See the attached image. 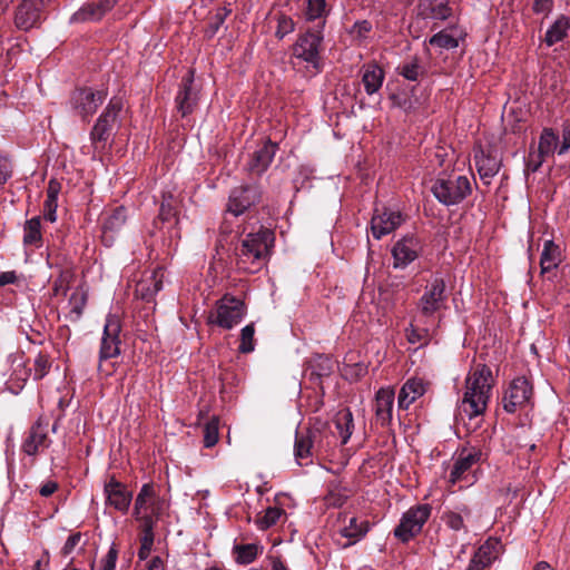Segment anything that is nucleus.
<instances>
[{
    "mask_svg": "<svg viewBox=\"0 0 570 570\" xmlns=\"http://www.w3.org/2000/svg\"><path fill=\"white\" fill-rule=\"evenodd\" d=\"M491 381L492 372L484 364H479L468 375L465 392L459 405V416L461 420H464V417L472 420L484 413L490 399Z\"/></svg>",
    "mask_w": 570,
    "mask_h": 570,
    "instance_id": "f257e3e1",
    "label": "nucleus"
},
{
    "mask_svg": "<svg viewBox=\"0 0 570 570\" xmlns=\"http://www.w3.org/2000/svg\"><path fill=\"white\" fill-rule=\"evenodd\" d=\"M396 70L399 75L410 81H417L426 72L420 58L416 56L400 65Z\"/></svg>",
    "mask_w": 570,
    "mask_h": 570,
    "instance_id": "e433bc0d",
    "label": "nucleus"
},
{
    "mask_svg": "<svg viewBox=\"0 0 570 570\" xmlns=\"http://www.w3.org/2000/svg\"><path fill=\"white\" fill-rule=\"evenodd\" d=\"M416 16L423 20L444 21L452 17L453 10L445 0H419Z\"/></svg>",
    "mask_w": 570,
    "mask_h": 570,
    "instance_id": "aec40b11",
    "label": "nucleus"
},
{
    "mask_svg": "<svg viewBox=\"0 0 570 570\" xmlns=\"http://www.w3.org/2000/svg\"><path fill=\"white\" fill-rule=\"evenodd\" d=\"M421 243L413 235H406L395 243L392 249L395 268H404L415 261L421 252Z\"/></svg>",
    "mask_w": 570,
    "mask_h": 570,
    "instance_id": "dca6fc26",
    "label": "nucleus"
},
{
    "mask_svg": "<svg viewBox=\"0 0 570 570\" xmlns=\"http://www.w3.org/2000/svg\"><path fill=\"white\" fill-rule=\"evenodd\" d=\"M294 29L295 22L291 17L283 13L277 17V28L275 31V37L277 39H283L285 36L292 33Z\"/></svg>",
    "mask_w": 570,
    "mask_h": 570,
    "instance_id": "8fccbe9b",
    "label": "nucleus"
},
{
    "mask_svg": "<svg viewBox=\"0 0 570 570\" xmlns=\"http://www.w3.org/2000/svg\"><path fill=\"white\" fill-rule=\"evenodd\" d=\"M334 424L342 439V443H347L354 428L352 412L348 409L340 410L335 414Z\"/></svg>",
    "mask_w": 570,
    "mask_h": 570,
    "instance_id": "f704fd0d",
    "label": "nucleus"
},
{
    "mask_svg": "<svg viewBox=\"0 0 570 570\" xmlns=\"http://www.w3.org/2000/svg\"><path fill=\"white\" fill-rule=\"evenodd\" d=\"M570 30V18L560 14L557 20L548 28L543 41L548 47H552L557 42L564 40Z\"/></svg>",
    "mask_w": 570,
    "mask_h": 570,
    "instance_id": "c85d7f7f",
    "label": "nucleus"
},
{
    "mask_svg": "<svg viewBox=\"0 0 570 570\" xmlns=\"http://www.w3.org/2000/svg\"><path fill=\"white\" fill-rule=\"evenodd\" d=\"M262 199V189L257 184L242 185L232 189L227 213L239 216Z\"/></svg>",
    "mask_w": 570,
    "mask_h": 570,
    "instance_id": "1a4fd4ad",
    "label": "nucleus"
},
{
    "mask_svg": "<svg viewBox=\"0 0 570 570\" xmlns=\"http://www.w3.org/2000/svg\"><path fill=\"white\" fill-rule=\"evenodd\" d=\"M69 304L71 305L68 318L71 322H77L83 312V307L86 305V297L82 294L73 293L69 299Z\"/></svg>",
    "mask_w": 570,
    "mask_h": 570,
    "instance_id": "a18cd8bd",
    "label": "nucleus"
},
{
    "mask_svg": "<svg viewBox=\"0 0 570 570\" xmlns=\"http://www.w3.org/2000/svg\"><path fill=\"white\" fill-rule=\"evenodd\" d=\"M245 316L244 303L233 296L225 295L216 303V308L208 315V322L230 330Z\"/></svg>",
    "mask_w": 570,
    "mask_h": 570,
    "instance_id": "20e7f679",
    "label": "nucleus"
},
{
    "mask_svg": "<svg viewBox=\"0 0 570 570\" xmlns=\"http://www.w3.org/2000/svg\"><path fill=\"white\" fill-rule=\"evenodd\" d=\"M254 334L255 327L254 324H247L240 331V345L239 351L242 353H249L254 351Z\"/></svg>",
    "mask_w": 570,
    "mask_h": 570,
    "instance_id": "49530a36",
    "label": "nucleus"
},
{
    "mask_svg": "<svg viewBox=\"0 0 570 570\" xmlns=\"http://www.w3.org/2000/svg\"><path fill=\"white\" fill-rule=\"evenodd\" d=\"M51 367V363L49 356L42 353H39L33 362V379L41 380L43 379Z\"/></svg>",
    "mask_w": 570,
    "mask_h": 570,
    "instance_id": "de8ad7c7",
    "label": "nucleus"
},
{
    "mask_svg": "<svg viewBox=\"0 0 570 570\" xmlns=\"http://www.w3.org/2000/svg\"><path fill=\"white\" fill-rule=\"evenodd\" d=\"M122 109V101L112 98L102 114L98 117L90 132V139L94 145L106 144L117 125V118Z\"/></svg>",
    "mask_w": 570,
    "mask_h": 570,
    "instance_id": "0eeeda50",
    "label": "nucleus"
},
{
    "mask_svg": "<svg viewBox=\"0 0 570 570\" xmlns=\"http://www.w3.org/2000/svg\"><path fill=\"white\" fill-rule=\"evenodd\" d=\"M116 4V0H98L85 3L71 18V23L99 21Z\"/></svg>",
    "mask_w": 570,
    "mask_h": 570,
    "instance_id": "6ab92c4d",
    "label": "nucleus"
},
{
    "mask_svg": "<svg viewBox=\"0 0 570 570\" xmlns=\"http://www.w3.org/2000/svg\"><path fill=\"white\" fill-rule=\"evenodd\" d=\"M346 499L347 497L344 494L331 492L327 495L326 501L328 505L342 507L345 503Z\"/></svg>",
    "mask_w": 570,
    "mask_h": 570,
    "instance_id": "0e129e2a",
    "label": "nucleus"
},
{
    "mask_svg": "<svg viewBox=\"0 0 570 570\" xmlns=\"http://www.w3.org/2000/svg\"><path fill=\"white\" fill-rule=\"evenodd\" d=\"M558 142V135L551 128H544L539 139L538 158H546L552 155L559 149Z\"/></svg>",
    "mask_w": 570,
    "mask_h": 570,
    "instance_id": "c9c22d12",
    "label": "nucleus"
},
{
    "mask_svg": "<svg viewBox=\"0 0 570 570\" xmlns=\"http://www.w3.org/2000/svg\"><path fill=\"white\" fill-rule=\"evenodd\" d=\"M285 514V511L278 507H268L263 515H258L256 523L259 529L266 530L275 525L278 520Z\"/></svg>",
    "mask_w": 570,
    "mask_h": 570,
    "instance_id": "58836bf2",
    "label": "nucleus"
},
{
    "mask_svg": "<svg viewBox=\"0 0 570 570\" xmlns=\"http://www.w3.org/2000/svg\"><path fill=\"white\" fill-rule=\"evenodd\" d=\"M17 281V275L14 272H3L0 274V286H6L8 284H13Z\"/></svg>",
    "mask_w": 570,
    "mask_h": 570,
    "instance_id": "774afa93",
    "label": "nucleus"
},
{
    "mask_svg": "<svg viewBox=\"0 0 570 570\" xmlns=\"http://www.w3.org/2000/svg\"><path fill=\"white\" fill-rule=\"evenodd\" d=\"M428 43L448 50L455 49L459 46L458 39L446 33L444 30L439 31L429 38Z\"/></svg>",
    "mask_w": 570,
    "mask_h": 570,
    "instance_id": "37998d69",
    "label": "nucleus"
},
{
    "mask_svg": "<svg viewBox=\"0 0 570 570\" xmlns=\"http://www.w3.org/2000/svg\"><path fill=\"white\" fill-rule=\"evenodd\" d=\"M199 90L194 83V70L189 69L181 78L178 92L175 98L176 109L186 117L194 112L198 105Z\"/></svg>",
    "mask_w": 570,
    "mask_h": 570,
    "instance_id": "9b49d317",
    "label": "nucleus"
},
{
    "mask_svg": "<svg viewBox=\"0 0 570 570\" xmlns=\"http://www.w3.org/2000/svg\"><path fill=\"white\" fill-rule=\"evenodd\" d=\"M153 544H154V541H151L149 539H146V540L140 539V548L138 551V557L140 560H145L148 558V556L151 551Z\"/></svg>",
    "mask_w": 570,
    "mask_h": 570,
    "instance_id": "680f3d73",
    "label": "nucleus"
},
{
    "mask_svg": "<svg viewBox=\"0 0 570 570\" xmlns=\"http://www.w3.org/2000/svg\"><path fill=\"white\" fill-rule=\"evenodd\" d=\"M562 262V252L553 240H546L540 257L541 274L557 268Z\"/></svg>",
    "mask_w": 570,
    "mask_h": 570,
    "instance_id": "cd10ccee",
    "label": "nucleus"
},
{
    "mask_svg": "<svg viewBox=\"0 0 570 570\" xmlns=\"http://www.w3.org/2000/svg\"><path fill=\"white\" fill-rule=\"evenodd\" d=\"M323 39V29H308L305 33L298 36L293 46V55L314 68H318Z\"/></svg>",
    "mask_w": 570,
    "mask_h": 570,
    "instance_id": "423d86ee",
    "label": "nucleus"
},
{
    "mask_svg": "<svg viewBox=\"0 0 570 570\" xmlns=\"http://www.w3.org/2000/svg\"><path fill=\"white\" fill-rule=\"evenodd\" d=\"M273 244L274 233L268 228L259 226L256 232L246 233L235 249L238 267L250 272L259 269L266 262Z\"/></svg>",
    "mask_w": 570,
    "mask_h": 570,
    "instance_id": "f03ea898",
    "label": "nucleus"
},
{
    "mask_svg": "<svg viewBox=\"0 0 570 570\" xmlns=\"http://www.w3.org/2000/svg\"><path fill=\"white\" fill-rule=\"evenodd\" d=\"M58 489V483L55 482V481H48L46 483H43L40 488H39V494L41 497H45V498H48L50 497L51 494H53Z\"/></svg>",
    "mask_w": 570,
    "mask_h": 570,
    "instance_id": "e2e57ef3",
    "label": "nucleus"
},
{
    "mask_svg": "<svg viewBox=\"0 0 570 570\" xmlns=\"http://www.w3.org/2000/svg\"><path fill=\"white\" fill-rule=\"evenodd\" d=\"M544 158H538V154L535 156L530 155L529 160L525 165V170L535 173L542 165Z\"/></svg>",
    "mask_w": 570,
    "mask_h": 570,
    "instance_id": "69168bd1",
    "label": "nucleus"
},
{
    "mask_svg": "<svg viewBox=\"0 0 570 570\" xmlns=\"http://www.w3.org/2000/svg\"><path fill=\"white\" fill-rule=\"evenodd\" d=\"M12 161L7 156H0V185L6 184L12 177Z\"/></svg>",
    "mask_w": 570,
    "mask_h": 570,
    "instance_id": "603ef678",
    "label": "nucleus"
},
{
    "mask_svg": "<svg viewBox=\"0 0 570 570\" xmlns=\"http://www.w3.org/2000/svg\"><path fill=\"white\" fill-rule=\"evenodd\" d=\"M61 185L58 180L51 179L48 184L47 188V200H56L58 202V195L60 193Z\"/></svg>",
    "mask_w": 570,
    "mask_h": 570,
    "instance_id": "052dcab7",
    "label": "nucleus"
},
{
    "mask_svg": "<svg viewBox=\"0 0 570 570\" xmlns=\"http://www.w3.org/2000/svg\"><path fill=\"white\" fill-rule=\"evenodd\" d=\"M570 149V121H566L562 126V144L558 149L559 155H564Z\"/></svg>",
    "mask_w": 570,
    "mask_h": 570,
    "instance_id": "4d7b16f0",
    "label": "nucleus"
},
{
    "mask_svg": "<svg viewBox=\"0 0 570 570\" xmlns=\"http://www.w3.org/2000/svg\"><path fill=\"white\" fill-rule=\"evenodd\" d=\"M104 492L106 494V503L114 507L116 510L126 513L129 510L132 493L127 487L111 476L108 482L105 483Z\"/></svg>",
    "mask_w": 570,
    "mask_h": 570,
    "instance_id": "f3484780",
    "label": "nucleus"
},
{
    "mask_svg": "<svg viewBox=\"0 0 570 570\" xmlns=\"http://www.w3.org/2000/svg\"><path fill=\"white\" fill-rule=\"evenodd\" d=\"M118 550L115 546V543L110 547L104 563L102 570H115L116 568V561H117Z\"/></svg>",
    "mask_w": 570,
    "mask_h": 570,
    "instance_id": "bf43d9fd",
    "label": "nucleus"
},
{
    "mask_svg": "<svg viewBox=\"0 0 570 570\" xmlns=\"http://www.w3.org/2000/svg\"><path fill=\"white\" fill-rule=\"evenodd\" d=\"M429 504H419L407 510L401 518L399 525L394 529V535L402 542H407L419 534L431 515Z\"/></svg>",
    "mask_w": 570,
    "mask_h": 570,
    "instance_id": "39448f33",
    "label": "nucleus"
},
{
    "mask_svg": "<svg viewBox=\"0 0 570 570\" xmlns=\"http://www.w3.org/2000/svg\"><path fill=\"white\" fill-rule=\"evenodd\" d=\"M481 456L482 452L479 449L462 450L451 469L449 481L452 484L461 481L464 474L481 460Z\"/></svg>",
    "mask_w": 570,
    "mask_h": 570,
    "instance_id": "412c9836",
    "label": "nucleus"
},
{
    "mask_svg": "<svg viewBox=\"0 0 570 570\" xmlns=\"http://www.w3.org/2000/svg\"><path fill=\"white\" fill-rule=\"evenodd\" d=\"M154 514L148 513H141L139 514V518H135L137 521L140 522V530H141V537L140 539L146 540L149 539L154 541Z\"/></svg>",
    "mask_w": 570,
    "mask_h": 570,
    "instance_id": "3c124183",
    "label": "nucleus"
},
{
    "mask_svg": "<svg viewBox=\"0 0 570 570\" xmlns=\"http://www.w3.org/2000/svg\"><path fill=\"white\" fill-rule=\"evenodd\" d=\"M177 199L171 193H164L159 209V218L163 222H169L177 213Z\"/></svg>",
    "mask_w": 570,
    "mask_h": 570,
    "instance_id": "a19ab883",
    "label": "nucleus"
},
{
    "mask_svg": "<svg viewBox=\"0 0 570 570\" xmlns=\"http://www.w3.org/2000/svg\"><path fill=\"white\" fill-rule=\"evenodd\" d=\"M471 509L461 504L458 505L454 510L444 511L442 514L443 522L453 531H464L468 532V529L464 524V520L470 518Z\"/></svg>",
    "mask_w": 570,
    "mask_h": 570,
    "instance_id": "c756f323",
    "label": "nucleus"
},
{
    "mask_svg": "<svg viewBox=\"0 0 570 570\" xmlns=\"http://www.w3.org/2000/svg\"><path fill=\"white\" fill-rule=\"evenodd\" d=\"M532 395V387L525 377H517L512 381L503 397V409L508 413H514L519 406L525 404Z\"/></svg>",
    "mask_w": 570,
    "mask_h": 570,
    "instance_id": "2eb2a0df",
    "label": "nucleus"
},
{
    "mask_svg": "<svg viewBox=\"0 0 570 570\" xmlns=\"http://www.w3.org/2000/svg\"><path fill=\"white\" fill-rule=\"evenodd\" d=\"M372 30V24L367 20L356 21L353 24L352 32L358 38H364Z\"/></svg>",
    "mask_w": 570,
    "mask_h": 570,
    "instance_id": "13d9d810",
    "label": "nucleus"
},
{
    "mask_svg": "<svg viewBox=\"0 0 570 570\" xmlns=\"http://www.w3.org/2000/svg\"><path fill=\"white\" fill-rule=\"evenodd\" d=\"M41 224L40 217H33L24 224L23 243L26 245H33L41 240Z\"/></svg>",
    "mask_w": 570,
    "mask_h": 570,
    "instance_id": "ea45409f",
    "label": "nucleus"
},
{
    "mask_svg": "<svg viewBox=\"0 0 570 570\" xmlns=\"http://www.w3.org/2000/svg\"><path fill=\"white\" fill-rule=\"evenodd\" d=\"M425 392V386L420 379L407 380L402 389L400 390L397 404L402 410L409 409V406Z\"/></svg>",
    "mask_w": 570,
    "mask_h": 570,
    "instance_id": "393cba45",
    "label": "nucleus"
},
{
    "mask_svg": "<svg viewBox=\"0 0 570 570\" xmlns=\"http://www.w3.org/2000/svg\"><path fill=\"white\" fill-rule=\"evenodd\" d=\"M315 432L307 430L306 433L298 434L296 433L295 445H294V455L299 465L307 464L312 462L313 456V443H314Z\"/></svg>",
    "mask_w": 570,
    "mask_h": 570,
    "instance_id": "a878e982",
    "label": "nucleus"
},
{
    "mask_svg": "<svg viewBox=\"0 0 570 570\" xmlns=\"http://www.w3.org/2000/svg\"><path fill=\"white\" fill-rule=\"evenodd\" d=\"M431 191L442 205L450 207L462 203L472 193V186L463 175L440 177L433 183Z\"/></svg>",
    "mask_w": 570,
    "mask_h": 570,
    "instance_id": "7ed1b4c3",
    "label": "nucleus"
},
{
    "mask_svg": "<svg viewBox=\"0 0 570 570\" xmlns=\"http://www.w3.org/2000/svg\"><path fill=\"white\" fill-rule=\"evenodd\" d=\"M370 530V522L367 520H358L355 517L350 518L348 524L344 525L340 533L348 541L343 544L344 548L355 544L363 539Z\"/></svg>",
    "mask_w": 570,
    "mask_h": 570,
    "instance_id": "bb28decb",
    "label": "nucleus"
},
{
    "mask_svg": "<svg viewBox=\"0 0 570 570\" xmlns=\"http://www.w3.org/2000/svg\"><path fill=\"white\" fill-rule=\"evenodd\" d=\"M448 301L446 285L442 277L435 276L425 286L419 301V308L424 316H431L445 307Z\"/></svg>",
    "mask_w": 570,
    "mask_h": 570,
    "instance_id": "6e6552de",
    "label": "nucleus"
},
{
    "mask_svg": "<svg viewBox=\"0 0 570 570\" xmlns=\"http://www.w3.org/2000/svg\"><path fill=\"white\" fill-rule=\"evenodd\" d=\"M492 548L489 542L482 544L473 554L466 570H484L490 567L495 559Z\"/></svg>",
    "mask_w": 570,
    "mask_h": 570,
    "instance_id": "72a5a7b5",
    "label": "nucleus"
},
{
    "mask_svg": "<svg viewBox=\"0 0 570 570\" xmlns=\"http://www.w3.org/2000/svg\"><path fill=\"white\" fill-rule=\"evenodd\" d=\"M156 501L157 498L154 485L150 483L144 484L135 500L134 517L139 518V514L147 510L151 511L150 514L158 515Z\"/></svg>",
    "mask_w": 570,
    "mask_h": 570,
    "instance_id": "b1692460",
    "label": "nucleus"
},
{
    "mask_svg": "<svg viewBox=\"0 0 570 570\" xmlns=\"http://www.w3.org/2000/svg\"><path fill=\"white\" fill-rule=\"evenodd\" d=\"M277 150V144L266 140L257 150L252 154L247 169L252 174L262 175L271 165Z\"/></svg>",
    "mask_w": 570,
    "mask_h": 570,
    "instance_id": "4be33fe9",
    "label": "nucleus"
},
{
    "mask_svg": "<svg viewBox=\"0 0 570 570\" xmlns=\"http://www.w3.org/2000/svg\"><path fill=\"white\" fill-rule=\"evenodd\" d=\"M404 218L400 212L383 208L375 209L371 219V230L373 237L381 239L383 236L395 230L403 223Z\"/></svg>",
    "mask_w": 570,
    "mask_h": 570,
    "instance_id": "4468645a",
    "label": "nucleus"
},
{
    "mask_svg": "<svg viewBox=\"0 0 570 570\" xmlns=\"http://www.w3.org/2000/svg\"><path fill=\"white\" fill-rule=\"evenodd\" d=\"M81 539H82L81 532H76V533H72L71 535H69L61 549V553L63 556H69L70 553H72L75 551L76 547L80 543Z\"/></svg>",
    "mask_w": 570,
    "mask_h": 570,
    "instance_id": "864d4df0",
    "label": "nucleus"
},
{
    "mask_svg": "<svg viewBox=\"0 0 570 570\" xmlns=\"http://www.w3.org/2000/svg\"><path fill=\"white\" fill-rule=\"evenodd\" d=\"M328 12L326 0H306L305 18L307 21L318 20L316 28L324 29Z\"/></svg>",
    "mask_w": 570,
    "mask_h": 570,
    "instance_id": "2f4dec72",
    "label": "nucleus"
},
{
    "mask_svg": "<svg viewBox=\"0 0 570 570\" xmlns=\"http://www.w3.org/2000/svg\"><path fill=\"white\" fill-rule=\"evenodd\" d=\"M262 551L263 548L255 543L235 544L233 548L235 560L240 564L253 562Z\"/></svg>",
    "mask_w": 570,
    "mask_h": 570,
    "instance_id": "4c0bfd02",
    "label": "nucleus"
},
{
    "mask_svg": "<svg viewBox=\"0 0 570 570\" xmlns=\"http://www.w3.org/2000/svg\"><path fill=\"white\" fill-rule=\"evenodd\" d=\"M126 222V214L122 207H118L114 213L108 216L104 222V229L116 230L120 228Z\"/></svg>",
    "mask_w": 570,
    "mask_h": 570,
    "instance_id": "09e8293b",
    "label": "nucleus"
},
{
    "mask_svg": "<svg viewBox=\"0 0 570 570\" xmlns=\"http://www.w3.org/2000/svg\"><path fill=\"white\" fill-rule=\"evenodd\" d=\"M50 444L51 440L48 436L47 425L37 421L27 432L21 450L27 455L36 456L39 452L48 449Z\"/></svg>",
    "mask_w": 570,
    "mask_h": 570,
    "instance_id": "a211bd4d",
    "label": "nucleus"
},
{
    "mask_svg": "<svg viewBox=\"0 0 570 570\" xmlns=\"http://www.w3.org/2000/svg\"><path fill=\"white\" fill-rule=\"evenodd\" d=\"M120 323L116 316L109 315L104 326V334L99 351V371H101V363L106 360L116 357L120 354Z\"/></svg>",
    "mask_w": 570,
    "mask_h": 570,
    "instance_id": "f8f14e48",
    "label": "nucleus"
},
{
    "mask_svg": "<svg viewBox=\"0 0 570 570\" xmlns=\"http://www.w3.org/2000/svg\"><path fill=\"white\" fill-rule=\"evenodd\" d=\"M474 160L481 178H492L499 173L500 161L493 156L485 155L483 150L475 154Z\"/></svg>",
    "mask_w": 570,
    "mask_h": 570,
    "instance_id": "473e14b6",
    "label": "nucleus"
},
{
    "mask_svg": "<svg viewBox=\"0 0 570 570\" xmlns=\"http://www.w3.org/2000/svg\"><path fill=\"white\" fill-rule=\"evenodd\" d=\"M384 70L377 65L364 67L362 82L367 95H374L380 90L384 81Z\"/></svg>",
    "mask_w": 570,
    "mask_h": 570,
    "instance_id": "7c9ffc66",
    "label": "nucleus"
},
{
    "mask_svg": "<svg viewBox=\"0 0 570 570\" xmlns=\"http://www.w3.org/2000/svg\"><path fill=\"white\" fill-rule=\"evenodd\" d=\"M57 207L58 202L56 200H45L43 204V217L46 220L55 223L57 219Z\"/></svg>",
    "mask_w": 570,
    "mask_h": 570,
    "instance_id": "6e6d98bb",
    "label": "nucleus"
},
{
    "mask_svg": "<svg viewBox=\"0 0 570 570\" xmlns=\"http://www.w3.org/2000/svg\"><path fill=\"white\" fill-rule=\"evenodd\" d=\"M312 375L317 377L328 376L333 371V362L330 357L317 355L311 363Z\"/></svg>",
    "mask_w": 570,
    "mask_h": 570,
    "instance_id": "79ce46f5",
    "label": "nucleus"
},
{
    "mask_svg": "<svg viewBox=\"0 0 570 570\" xmlns=\"http://www.w3.org/2000/svg\"><path fill=\"white\" fill-rule=\"evenodd\" d=\"M218 419L212 417L204 426V445L212 448L218 442Z\"/></svg>",
    "mask_w": 570,
    "mask_h": 570,
    "instance_id": "c03bdc74",
    "label": "nucleus"
},
{
    "mask_svg": "<svg viewBox=\"0 0 570 570\" xmlns=\"http://www.w3.org/2000/svg\"><path fill=\"white\" fill-rule=\"evenodd\" d=\"M105 98L106 95L104 91H94L90 88H80L73 91L71 96V105L79 116L87 118L96 112Z\"/></svg>",
    "mask_w": 570,
    "mask_h": 570,
    "instance_id": "ddd939ff",
    "label": "nucleus"
},
{
    "mask_svg": "<svg viewBox=\"0 0 570 570\" xmlns=\"http://www.w3.org/2000/svg\"><path fill=\"white\" fill-rule=\"evenodd\" d=\"M553 9V0H534L532 10L534 13H543L548 17Z\"/></svg>",
    "mask_w": 570,
    "mask_h": 570,
    "instance_id": "5fc2aeb1",
    "label": "nucleus"
},
{
    "mask_svg": "<svg viewBox=\"0 0 570 570\" xmlns=\"http://www.w3.org/2000/svg\"><path fill=\"white\" fill-rule=\"evenodd\" d=\"M232 12L230 9L224 7L219 9L215 16L216 23L214 26V32H216L222 23H224L226 17Z\"/></svg>",
    "mask_w": 570,
    "mask_h": 570,
    "instance_id": "338daca9",
    "label": "nucleus"
},
{
    "mask_svg": "<svg viewBox=\"0 0 570 570\" xmlns=\"http://www.w3.org/2000/svg\"><path fill=\"white\" fill-rule=\"evenodd\" d=\"M53 0H21L14 12V26L28 31L42 21V11Z\"/></svg>",
    "mask_w": 570,
    "mask_h": 570,
    "instance_id": "9d476101",
    "label": "nucleus"
},
{
    "mask_svg": "<svg viewBox=\"0 0 570 570\" xmlns=\"http://www.w3.org/2000/svg\"><path fill=\"white\" fill-rule=\"evenodd\" d=\"M394 403V391L381 389L375 397V419L376 423L386 426L392 421V410Z\"/></svg>",
    "mask_w": 570,
    "mask_h": 570,
    "instance_id": "5701e85b",
    "label": "nucleus"
}]
</instances>
